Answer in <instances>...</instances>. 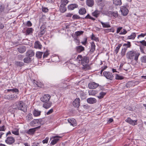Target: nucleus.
<instances>
[{
	"label": "nucleus",
	"mask_w": 146,
	"mask_h": 146,
	"mask_svg": "<svg viewBox=\"0 0 146 146\" xmlns=\"http://www.w3.org/2000/svg\"><path fill=\"white\" fill-rule=\"evenodd\" d=\"M13 107L14 109L20 110L24 112L27 111V106L22 101H19L15 103Z\"/></svg>",
	"instance_id": "nucleus-1"
},
{
	"label": "nucleus",
	"mask_w": 146,
	"mask_h": 146,
	"mask_svg": "<svg viewBox=\"0 0 146 146\" xmlns=\"http://www.w3.org/2000/svg\"><path fill=\"white\" fill-rule=\"evenodd\" d=\"M140 55V54L139 52L133 50L130 51L127 53L126 56L128 59L132 60H134L137 61Z\"/></svg>",
	"instance_id": "nucleus-2"
},
{
	"label": "nucleus",
	"mask_w": 146,
	"mask_h": 146,
	"mask_svg": "<svg viewBox=\"0 0 146 146\" xmlns=\"http://www.w3.org/2000/svg\"><path fill=\"white\" fill-rule=\"evenodd\" d=\"M34 52L31 50H29L27 52L26 57L23 59L24 62L26 63H30L33 60L32 57L34 55Z\"/></svg>",
	"instance_id": "nucleus-3"
},
{
	"label": "nucleus",
	"mask_w": 146,
	"mask_h": 146,
	"mask_svg": "<svg viewBox=\"0 0 146 146\" xmlns=\"http://www.w3.org/2000/svg\"><path fill=\"white\" fill-rule=\"evenodd\" d=\"M103 75L107 79L112 80L113 79L114 76L112 74L109 72L105 71L103 73Z\"/></svg>",
	"instance_id": "nucleus-4"
},
{
	"label": "nucleus",
	"mask_w": 146,
	"mask_h": 146,
	"mask_svg": "<svg viewBox=\"0 0 146 146\" xmlns=\"http://www.w3.org/2000/svg\"><path fill=\"white\" fill-rule=\"evenodd\" d=\"M51 97L49 94H44L40 98V100L43 102H49Z\"/></svg>",
	"instance_id": "nucleus-5"
},
{
	"label": "nucleus",
	"mask_w": 146,
	"mask_h": 146,
	"mask_svg": "<svg viewBox=\"0 0 146 146\" xmlns=\"http://www.w3.org/2000/svg\"><path fill=\"white\" fill-rule=\"evenodd\" d=\"M61 137L58 136L52 137L51 138H50V139H53L52 140L50 144L52 145H55L59 141V138Z\"/></svg>",
	"instance_id": "nucleus-6"
},
{
	"label": "nucleus",
	"mask_w": 146,
	"mask_h": 146,
	"mask_svg": "<svg viewBox=\"0 0 146 146\" xmlns=\"http://www.w3.org/2000/svg\"><path fill=\"white\" fill-rule=\"evenodd\" d=\"M40 119H34L31 122L30 125L32 126H38L40 124Z\"/></svg>",
	"instance_id": "nucleus-7"
},
{
	"label": "nucleus",
	"mask_w": 146,
	"mask_h": 146,
	"mask_svg": "<svg viewBox=\"0 0 146 146\" xmlns=\"http://www.w3.org/2000/svg\"><path fill=\"white\" fill-rule=\"evenodd\" d=\"M122 14L124 16L127 15L129 11L127 9L125 6L122 7L120 9Z\"/></svg>",
	"instance_id": "nucleus-8"
},
{
	"label": "nucleus",
	"mask_w": 146,
	"mask_h": 146,
	"mask_svg": "<svg viewBox=\"0 0 146 146\" xmlns=\"http://www.w3.org/2000/svg\"><path fill=\"white\" fill-rule=\"evenodd\" d=\"M15 141V139L12 137H7L5 140V141L6 143L9 144H12Z\"/></svg>",
	"instance_id": "nucleus-9"
},
{
	"label": "nucleus",
	"mask_w": 146,
	"mask_h": 146,
	"mask_svg": "<svg viewBox=\"0 0 146 146\" xmlns=\"http://www.w3.org/2000/svg\"><path fill=\"white\" fill-rule=\"evenodd\" d=\"M72 104L75 107L78 108L80 105V99L77 98L73 102Z\"/></svg>",
	"instance_id": "nucleus-10"
},
{
	"label": "nucleus",
	"mask_w": 146,
	"mask_h": 146,
	"mask_svg": "<svg viewBox=\"0 0 146 146\" xmlns=\"http://www.w3.org/2000/svg\"><path fill=\"white\" fill-rule=\"evenodd\" d=\"M99 84L94 82H91L89 83L88 86L90 89H94L99 86Z\"/></svg>",
	"instance_id": "nucleus-11"
},
{
	"label": "nucleus",
	"mask_w": 146,
	"mask_h": 146,
	"mask_svg": "<svg viewBox=\"0 0 146 146\" xmlns=\"http://www.w3.org/2000/svg\"><path fill=\"white\" fill-rule=\"evenodd\" d=\"M125 121L129 124L132 125H135L137 124V120H132L130 118L128 117L125 120Z\"/></svg>",
	"instance_id": "nucleus-12"
},
{
	"label": "nucleus",
	"mask_w": 146,
	"mask_h": 146,
	"mask_svg": "<svg viewBox=\"0 0 146 146\" xmlns=\"http://www.w3.org/2000/svg\"><path fill=\"white\" fill-rule=\"evenodd\" d=\"M68 121L71 125L73 126H75L76 125L77 123L74 119L73 118L69 119Z\"/></svg>",
	"instance_id": "nucleus-13"
},
{
	"label": "nucleus",
	"mask_w": 146,
	"mask_h": 146,
	"mask_svg": "<svg viewBox=\"0 0 146 146\" xmlns=\"http://www.w3.org/2000/svg\"><path fill=\"white\" fill-rule=\"evenodd\" d=\"M40 126L38 127H36L35 128H31L29 129L27 132L26 133L31 135L33 134L36 131V129L38 127H40Z\"/></svg>",
	"instance_id": "nucleus-14"
},
{
	"label": "nucleus",
	"mask_w": 146,
	"mask_h": 146,
	"mask_svg": "<svg viewBox=\"0 0 146 146\" xmlns=\"http://www.w3.org/2000/svg\"><path fill=\"white\" fill-rule=\"evenodd\" d=\"M44 102L43 107L47 109L51 107L52 103L50 101Z\"/></svg>",
	"instance_id": "nucleus-15"
},
{
	"label": "nucleus",
	"mask_w": 146,
	"mask_h": 146,
	"mask_svg": "<svg viewBox=\"0 0 146 146\" xmlns=\"http://www.w3.org/2000/svg\"><path fill=\"white\" fill-rule=\"evenodd\" d=\"M78 5L76 4H70L68 6V10H73L76 8H77Z\"/></svg>",
	"instance_id": "nucleus-16"
},
{
	"label": "nucleus",
	"mask_w": 146,
	"mask_h": 146,
	"mask_svg": "<svg viewBox=\"0 0 146 146\" xmlns=\"http://www.w3.org/2000/svg\"><path fill=\"white\" fill-rule=\"evenodd\" d=\"M18 52L21 53H24L26 50V48L24 46H21L17 48Z\"/></svg>",
	"instance_id": "nucleus-17"
},
{
	"label": "nucleus",
	"mask_w": 146,
	"mask_h": 146,
	"mask_svg": "<svg viewBox=\"0 0 146 146\" xmlns=\"http://www.w3.org/2000/svg\"><path fill=\"white\" fill-rule=\"evenodd\" d=\"M42 47V45L41 43L38 41H37L35 42L34 44V48H37L40 49Z\"/></svg>",
	"instance_id": "nucleus-18"
},
{
	"label": "nucleus",
	"mask_w": 146,
	"mask_h": 146,
	"mask_svg": "<svg viewBox=\"0 0 146 146\" xmlns=\"http://www.w3.org/2000/svg\"><path fill=\"white\" fill-rule=\"evenodd\" d=\"M87 102L88 103L90 104H94L97 102L96 100L94 98H89L87 99Z\"/></svg>",
	"instance_id": "nucleus-19"
},
{
	"label": "nucleus",
	"mask_w": 146,
	"mask_h": 146,
	"mask_svg": "<svg viewBox=\"0 0 146 146\" xmlns=\"http://www.w3.org/2000/svg\"><path fill=\"white\" fill-rule=\"evenodd\" d=\"M89 61V59L87 57H84L82 60L81 63L82 65H85L86 64H87L88 63Z\"/></svg>",
	"instance_id": "nucleus-20"
},
{
	"label": "nucleus",
	"mask_w": 146,
	"mask_h": 146,
	"mask_svg": "<svg viewBox=\"0 0 146 146\" xmlns=\"http://www.w3.org/2000/svg\"><path fill=\"white\" fill-rule=\"evenodd\" d=\"M65 5L63 4H61L60 7V10L61 12L64 13L66 11V8Z\"/></svg>",
	"instance_id": "nucleus-21"
},
{
	"label": "nucleus",
	"mask_w": 146,
	"mask_h": 146,
	"mask_svg": "<svg viewBox=\"0 0 146 146\" xmlns=\"http://www.w3.org/2000/svg\"><path fill=\"white\" fill-rule=\"evenodd\" d=\"M100 14V11L97 10H95L92 13V15L96 18L98 17Z\"/></svg>",
	"instance_id": "nucleus-22"
},
{
	"label": "nucleus",
	"mask_w": 146,
	"mask_h": 146,
	"mask_svg": "<svg viewBox=\"0 0 146 146\" xmlns=\"http://www.w3.org/2000/svg\"><path fill=\"white\" fill-rule=\"evenodd\" d=\"M41 112L40 111L35 110L33 111V114L34 116L37 117L39 116L40 115Z\"/></svg>",
	"instance_id": "nucleus-23"
},
{
	"label": "nucleus",
	"mask_w": 146,
	"mask_h": 146,
	"mask_svg": "<svg viewBox=\"0 0 146 146\" xmlns=\"http://www.w3.org/2000/svg\"><path fill=\"white\" fill-rule=\"evenodd\" d=\"M34 29L32 28H28L26 31V35H31L32 34Z\"/></svg>",
	"instance_id": "nucleus-24"
},
{
	"label": "nucleus",
	"mask_w": 146,
	"mask_h": 146,
	"mask_svg": "<svg viewBox=\"0 0 146 146\" xmlns=\"http://www.w3.org/2000/svg\"><path fill=\"white\" fill-rule=\"evenodd\" d=\"M76 49L77 52L79 53H80L84 50V47L81 46H77L76 47Z\"/></svg>",
	"instance_id": "nucleus-25"
},
{
	"label": "nucleus",
	"mask_w": 146,
	"mask_h": 146,
	"mask_svg": "<svg viewBox=\"0 0 146 146\" xmlns=\"http://www.w3.org/2000/svg\"><path fill=\"white\" fill-rule=\"evenodd\" d=\"M136 36V33H132L131 35L129 36L127 38V39H134Z\"/></svg>",
	"instance_id": "nucleus-26"
},
{
	"label": "nucleus",
	"mask_w": 146,
	"mask_h": 146,
	"mask_svg": "<svg viewBox=\"0 0 146 146\" xmlns=\"http://www.w3.org/2000/svg\"><path fill=\"white\" fill-rule=\"evenodd\" d=\"M100 23L104 28H109L111 27V26L109 24V23H103L102 21H100Z\"/></svg>",
	"instance_id": "nucleus-27"
},
{
	"label": "nucleus",
	"mask_w": 146,
	"mask_h": 146,
	"mask_svg": "<svg viewBox=\"0 0 146 146\" xmlns=\"http://www.w3.org/2000/svg\"><path fill=\"white\" fill-rule=\"evenodd\" d=\"M86 4L89 6L92 7L94 4L93 0H87Z\"/></svg>",
	"instance_id": "nucleus-28"
},
{
	"label": "nucleus",
	"mask_w": 146,
	"mask_h": 146,
	"mask_svg": "<svg viewBox=\"0 0 146 146\" xmlns=\"http://www.w3.org/2000/svg\"><path fill=\"white\" fill-rule=\"evenodd\" d=\"M33 119L32 114L31 113H29L26 116V119L27 121H29Z\"/></svg>",
	"instance_id": "nucleus-29"
},
{
	"label": "nucleus",
	"mask_w": 146,
	"mask_h": 146,
	"mask_svg": "<svg viewBox=\"0 0 146 146\" xmlns=\"http://www.w3.org/2000/svg\"><path fill=\"white\" fill-rule=\"evenodd\" d=\"M113 2L116 5H120L121 4V0H113Z\"/></svg>",
	"instance_id": "nucleus-30"
},
{
	"label": "nucleus",
	"mask_w": 146,
	"mask_h": 146,
	"mask_svg": "<svg viewBox=\"0 0 146 146\" xmlns=\"http://www.w3.org/2000/svg\"><path fill=\"white\" fill-rule=\"evenodd\" d=\"M98 93V92L97 91L94 90H90L88 91L89 94V95L94 96Z\"/></svg>",
	"instance_id": "nucleus-31"
},
{
	"label": "nucleus",
	"mask_w": 146,
	"mask_h": 146,
	"mask_svg": "<svg viewBox=\"0 0 146 146\" xmlns=\"http://www.w3.org/2000/svg\"><path fill=\"white\" fill-rule=\"evenodd\" d=\"M95 44L94 42L91 43V48L90 49V52L92 53L93 52L95 49Z\"/></svg>",
	"instance_id": "nucleus-32"
},
{
	"label": "nucleus",
	"mask_w": 146,
	"mask_h": 146,
	"mask_svg": "<svg viewBox=\"0 0 146 146\" xmlns=\"http://www.w3.org/2000/svg\"><path fill=\"white\" fill-rule=\"evenodd\" d=\"M106 93L101 92L99 94V95L98 96H97V97L99 99H101L103 98L104 96L106 95Z\"/></svg>",
	"instance_id": "nucleus-33"
},
{
	"label": "nucleus",
	"mask_w": 146,
	"mask_h": 146,
	"mask_svg": "<svg viewBox=\"0 0 146 146\" xmlns=\"http://www.w3.org/2000/svg\"><path fill=\"white\" fill-rule=\"evenodd\" d=\"M131 46V44L130 42H128L127 43H125L123 45V46L124 47V48H126L127 50V48H130Z\"/></svg>",
	"instance_id": "nucleus-34"
},
{
	"label": "nucleus",
	"mask_w": 146,
	"mask_h": 146,
	"mask_svg": "<svg viewBox=\"0 0 146 146\" xmlns=\"http://www.w3.org/2000/svg\"><path fill=\"white\" fill-rule=\"evenodd\" d=\"M86 12V11L84 8H80L79 11V13L80 15H84Z\"/></svg>",
	"instance_id": "nucleus-35"
},
{
	"label": "nucleus",
	"mask_w": 146,
	"mask_h": 146,
	"mask_svg": "<svg viewBox=\"0 0 146 146\" xmlns=\"http://www.w3.org/2000/svg\"><path fill=\"white\" fill-rule=\"evenodd\" d=\"M43 52H37L36 53V56L38 58H40L42 57Z\"/></svg>",
	"instance_id": "nucleus-36"
},
{
	"label": "nucleus",
	"mask_w": 146,
	"mask_h": 146,
	"mask_svg": "<svg viewBox=\"0 0 146 146\" xmlns=\"http://www.w3.org/2000/svg\"><path fill=\"white\" fill-rule=\"evenodd\" d=\"M15 64L17 66L21 67L24 65V63L22 62L15 61Z\"/></svg>",
	"instance_id": "nucleus-37"
},
{
	"label": "nucleus",
	"mask_w": 146,
	"mask_h": 146,
	"mask_svg": "<svg viewBox=\"0 0 146 146\" xmlns=\"http://www.w3.org/2000/svg\"><path fill=\"white\" fill-rule=\"evenodd\" d=\"M122 46L121 44H118L115 50V52L117 54L118 52L120 47Z\"/></svg>",
	"instance_id": "nucleus-38"
},
{
	"label": "nucleus",
	"mask_w": 146,
	"mask_h": 146,
	"mask_svg": "<svg viewBox=\"0 0 146 146\" xmlns=\"http://www.w3.org/2000/svg\"><path fill=\"white\" fill-rule=\"evenodd\" d=\"M140 61L141 62L146 63V55L142 56L140 58Z\"/></svg>",
	"instance_id": "nucleus-39"
},
{
	"label": "nucleus",
	"mask_w": 146,
	"mask_h": 146,
	"mask_svg": "<svg viewBox=\"0 0 146 146\" xmlns=\"http://www.w3.org/2000/svg\"><path fill=\"white\" fill-rule=\"evenodd\" d=\"M124 77L122 76H121L118 74H115V78L116 80H121L124 79Z\"/></svg>",
	"instance_id": "nucleus-40"
},
{
	"label": "nucleus",
	"mask_w": 146,
	"mask_h": 146,
	"mask_svg": "<svg viewBox=\"0 0 146 146\" xmlns=\"http://www.w3.org/2000/svg\"><path fill=\"white\" fill-rule=\"evenodd\" d=\"M91 38L92 40H94L96 42H98L99 40L98 38L96 37L93 34H92Z\"/></svg>",
	"instance_id": "nucleus-41"
},
{
	"label": "nucleus",
	"mask_w": 146,
	"mask_h": 146,
	"mask_svg": "<svg viewBox=\"0 0 146 146\" xmlns=\"http://www.w3.org/2000/svg\"><path fill=\"white\" fill-rule=\"evenodd\" d=\"M12 132L16 135H18L19 134V130L17 128L15 129L14 130H13Z\"/></svg>",
	"instance_id": "nucleus-42"
},
{
	"label": "nucleus",
	"mask_w": 146,
	"mask_h": 146,
	"mask_svg": "<svg viewBox=\"0 0 146 146\" xmlns=\"http://www.w3.org/2000/svg\"><path fill=\"white\" fill-rule=\"evenodd\" d=\"M83 66L82 67V68L85 70H88L90 68V67L87 64H86L85 65H82Z\"/></svg>",
	"instance_id": "nucleus-43"
},
{
	"label": "nucleus",
	"mask_w": 146,
	"mask_h": 146,
	"mask_svg": "<svg viewBox=\"0 0 146 146\" xmlns=\"http://www.w3.org/2000/svg\"><path fill=\"white\" fill-rule=\"evenodd\" d=\"M111 15L115 17H118V14L117 11H115V12H111L110 13Z\"/></svg>",
	"instance_id": "nucleus-44"
},
{
	"label": "nucleus",
	"mask_w": 146,
	"mask_h": 146,
	"mask_svg": "<svg viewBox=\"0 0 146 146\" xmlns=\"http://www.w3.org/2000/svg\"><path fill=\"white\" fill-rule=\"evenodd\" d=\"M8 92L12 91L13 92H19V90L17 88H13L11 89H9L7 90Z\"/></svg>",
	"instance_id": "nucleus-45"
},
{
	"label": "nucleus",
	"mask_w": 146,
	"mask_h": 146,
	"mask_svg": "<svg viewBox=\"0 0 146 146\" xmlns=\"http://www.w3.org/2000/svg\"><path fill=\"white\" fill-rule=\"evenodd\" d=\"M84 31H77L75 32V34L77 36H78L81 35H82Z\"/></svg>",
	"instance_id": "nucleus-46"
},
{
	"label": "nucleus",
	"mask_w": 146,
	"mask_h": 146,
	"mask_svg": "<svg viewBox=\"0 0 146 146\" xmlns=\"http://www.w3.org/2000/svg\"><path fill=\"white\" fill-rule=\"evenodd\" d=\"M86 19H90L94 21L95 19L91 17L89 14H88L84 18Z\"/></svg>",
	"instance_id": "nucleus-47"
},
{
	"label": "nucleus",
	"mask_w": 146,
	"mask_h": 146,
	"mask_svg": "<svg viewBox=\"0 0 146 146\" xmlns=\"http://www.w3.org/2000/svg\"><path fill=\"white\" fill-rule=\"evenodd\" d=\"M11 100H14L16 99L17 98V95L15 94L11 95Z\"/></svg>",
	"instance_id": "nucleus-48"
},
{
	"label": "nucleus",
	"mask_w": 146,
	"mask_h": 146,
	"mask_svg": "<svg viewBox=\"0 0 146 146\" xmlns=\"http://www.w3.org/2000/svg\"><path fill=\"white\" fill-rule=\"evenodd\" d=\"M126 48H123L122 49L121 51V55L122 56H124L125 55L126 51L127 50Z\"/></svg>",
	"instance_id": "nucleus-49"
},
{
	"label": "nucleus",
	"mask_w": 146,
	"mask_h": 146,
	"mask_svg": "<svg viewBox=\"0 0 146 146\" xmlns=\"http://www.w3.org/2000/svg\"><path fill=\"white\" fill-rule=\"evenodd\" d=\"M145 48V47L143 46H140V49L141 52L142 53L145 54V52L144 51V49Z\"/></svg>",
	"instance_id": "nucleus-50"
},
{
	"label": "nucleus",
	"mask_w": 146,
	"mask_h": 146,
	"mask_svg": "<svg viewBox=\"0 0 146 146\" xmlns=\"http://www.w3.org/2000/svg\"><path fill=\"white\" fill-rule=\"evenodd\" d=\"M123 30H122L121 32L119 33L120 35H125L127 33V32L125 29H123Z\"/></svg>",
	"instance_id": "nucleus-51"
},
{
	"label": "nucleus",
	"mask_w": 146,
	"mask_h": 146,
	"mask_svg": "<svg viewBox=\"0 0 146 146\" xmlns=\"http://www.w3.org/2000/svg\"><path fill=\"white\" fill-rule=\"evenodd\" d=\"M72 18L73 19H78L80 18V17L78 15L75 14L73 15Z\"/></svg>",
	"instance_id": "nucleus-52"
},
{
	"label": "nucleus",
	"mask_w": 146,
	"mask_h": 146,
	"mask_svg": "<svg viewBox=\"0 0 146 146\" xmlns=\"http://www.w3.org/2000/svg\"><path fill=\"white\" fill-rule=\"evenodd\" d=\"M45 30L43 29L42 30H41L40 32H39V35L40 36H42L43 35H44L45 33Z\"/></svg>",
	"instance_id": "nucleus-53"
},
{
	"label": "nucleus",
	"mask_w": 146,
	"mask_h": 146,
	"mask_svg": "<svg viewBox=\"0 0 146 146\" xmlns=\"http://www.w3.org/2000/svg\"><path fill=\"white\" fill-rule=\"evenodd\" d=\"M49 53L48 51H46L44 53L43 55V58H44L46 57L49 55Z\"/></svg>",
	"instance_id": "nucleus-54"
},
{
	"label": "nucleus",
	"mask_w": 146,
	"mask_h": 146,
	"mask_svg": "<svg viewBox=\"0 0 146 146\" xmlns=\"http://www.w3.org/2000/svg\"><path fill=\"white\" fill-rule=\"evenodd\" d=\"M73 15V14L72 13H67L66 14V17H72V16Z\"/></svg>",
	"instance_id": "nucleus-55"
},
{
	"label": "nucleus",
	"mask_w": 146,
	"mask_h": 146,
	"mask_svg": "<svg viewBox=\"0 0 146 146\" xmlns=\"http://www.w3.org/2000/svg\"><path fill=\"white\" fill-rule=\"evenodd\" d=\"M61 1L62 2V4H63L65 5H66L68 3V0H62Z\"/></svg>",
	"instance_id": "nucleus-56"
},
{
	"label": "nucleus",
	"mask_w": 146,
	"mask_h": 146,
	"mask_svg": "<svg viewBox=\"0 0 146 146\" xmlns=\"http://www.w3.org/2000/svg\"><path fill=\"white\" fill-rule=\"evenodd\" d=\"M6 129L4 125L0 126V131H5Z\"/></svg>",
	"instance_id": "nucleus-57"
},
{
	"label": "nucleus",
	"mask_w": 146,
	"mask_h": 146,
	"mask_svg": "<svg viewBox=\"0 0 146 146\" xmlns=\"http://www.w3.org/2000/svg\"><path fill=\"white\" fill-rule=\"evenodd\" d=\"M48 10L47 8L42 7V12L46 13L48 12Z\"/></svg>",
	"instance_id": "nucleus-58"
},
{
	"label": "nucleus",
	"mask_w": 146,
	"mask_h": 146,
	"mask_svg": "<svg viewBox=\"0 0 146 146\" xmlns=\"http://www.w3.org/2000/svg\"><path fill=\"white\" fill-rule=\"evenodd\" d=\"M139 42L142 44V46H146V42L145 40H143L142 41H140Z\"/></svg>",
	"instance_id": "nucleus-59"
},
{
	"label": "nucleus",
	"mask_w": 146,
	"mask_h": 146,
	"mask_svg": "<svg viewBox=\"0 0 146 146\" xmlns=\"http://www.w3.org/2000/svg\"><path fill=\"white\" fill-rule=\"evenodd\" d=\"M146 35V33H141L140 35H139L137 36V38H139L140 37H144Z\"/></svg>",
	"instance_id": "nucleus-60"
},
{
	"label": "nucleus",
	"mask_w": 146,
	"mask_h": 146,
	"mask_svg": "<svg viewBox=\"0 0 146 146\" xmlns=\"http://www.w3.org/2000/svg\"><path fill=\"white\" fill-rule=\"evenodd\" d=\"M53 111V109H50V110H49L46 113V114L47 115H49L51 113H52V112Z\"/></svg>",
	"instance_id": "nucleus-61"
},
{
	"label": "nucleus",
	"mask_w": 146,
	"mask_h": 146,
	"mask_svg": "<svg viewBox=\"0 0 146 146\" xmlns=\"http://www.w3.org/2000/svg\"><path fill=\"white\" fill-rule=\"evenodd\" d=\"M87 42V38H84V41L82 42V43L84 45H85L86 44Z\"/></svg>",
	"instance_id": "nucleus-62"
},
{
	"label": "nucleus",
	"mask_w": 146,
	"mask_h": 146,
	"mask_svg": "<svg viewBox=\"0 0 146 146\" xmlns=\"http://www.w3.org/2000/svg\"><path fill=\"white\" fill-rule=\"evenodd\" d=\"M122 27H119L117 29L116 33H119L120 31H121L122 30Z\"/></svg>",
	"instance_id": "nucleus-63"
},
{
	"label": "nucleus",
	"mask_w": 146,
	"mask_h": 146,
	"mask_svg": "<svg viewBox=\"0 0 146 146\" xmlns=\"http://www.w3.org/2000/svg\"><path fill=\"white\" fill-rule=\"evenodd\" d=\"M27 25L28 27H31L32 25V24L30 21H28L26 24Z\"/></svg>",
	"instance_id": "nucleus-64"
}]
</instances>
